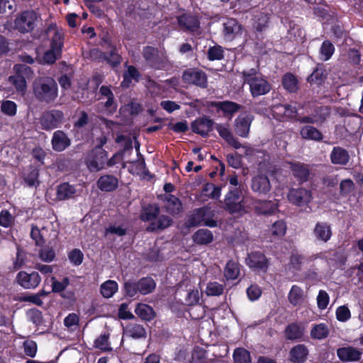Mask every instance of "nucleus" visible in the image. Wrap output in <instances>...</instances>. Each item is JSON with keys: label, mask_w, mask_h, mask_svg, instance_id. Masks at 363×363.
<instances>
[{"label": "nucleus", "mask_w": 363, "mask_h": 363, "mask_svg": "<svg viewBox=\"0 0 363 363\" xmlns=\"http://www.w3.org/2000/svg\"><path fill=\"white\" fill-rule=\"evenodd\" d=\"M69 284L68 278H64L61 281H57L55 277H52V287L54 292H61L65 290Z\"/></svg>", "instance_id": "e2e57ef3"}, {"label": "nucleus", "mask_w": 363, "mask_h": 363, "mask_svg": "<svg viewBox=\"0 0 363 363\" xmlns=\"http://www.w3.org/2000/svg\"><path fill=\"white\" fill-rule=\"evenodd\" d=\"M24 352L26 355L33 357L37 352V344L33 340H26L23 343Z\"/></svg>", "instance_id": "338daca9"}, {"label": "nucleus", "mask_w": 363, "mask_h": 363, "mask_svg": "<svg viewBox=\"0 0 363 363\" xmlns=\"http://www.w3.org/2000/svg\"><path fill=\"white\" fill-rule=\"evenodd\" d=\"M95 347L102 350V351H109L111 350L110 347V343L108 341V335L102 334L99 337H97L94 341Z\"/></svg>", "instance_id": "603ef678"}, {"label": "nucleus", "mask_w": 363, "mask_h": 363, "mask_svg": "<svg viewBox=\"0 0 363 363\" xmlns=\"http://www.w3.org/2000/svg\"><path fill=\"white\" fill-rule=\"evenodd\" d=\"M338 357L346 362L357 361L360 359L361 352L352 347L340 348L337 351Z\"/></svg>", "instance_id": "393cba45"}, {"label": "nucleus", "mask_w": 363, "mask_h": 363, "mask_svg": "<svg viewBox=\"0 0 363 363\" xmlns=\"http://www.w3.org/2000/svg\"><path fill=\"white\" fill-rule=\"evenodd\" d=\"M213 121L208 118H201L192 123V130L201 135H206L212 129Z\"/></svg>", "instance_id": "412c9836"}, {"label": "nucleus", "mask_w": 363, "mask_h": 363, "mask_svg": "<svg viewBox=\"0 0 363 363\" xmlns=\"http://www.w3.org/2000/svg\"><path fill=\"white\" fill-rule=\"evenodd\" d=\"M272 235L276 238H282L286 232V225L282 220L274 223L269 228Z\"/></svg>", "instance_id": "37998d69"}, {"label": "nucleus", "mask_w": 363, "mask_h": 363, "mask_svg": "<svg viewBox=\"0 0 363 363\" xmlns=\"http://www.w3.org/2000/svg\"><path fill=\"white\" fill-rule=\"evenodd\" d=\"M33 92L40 100L52 101L57 96V85L51 77H40L33 82Z\"/></svg>", "instance_id": "39448f33"}, {"label": "nucleus", "mask_w": 363, "mask_h": 363, "mask_svg": "<svg viewBox=\"0 0 363 363\" xmlns=\"http://www.w3.org/2000/svg\"><path fill=\"white\" fill-rule=\"evenodd\" d=\"M240 273V264L233 260H230L224 268V276L228 280H234L238 278Z\"/></svg>", "instance_id": "2f4dec72"}, {"label": "nucleus", "mask_w": 363, "mask_h": 363, "mask_svg": "<svg viewBox=\"0 0 363 363\" xmlns=\"http://www.w3.org/2000/svg\"><path fill=\"white\" fill-rule=\"evenodd\" d=\"M329 303V296L328 293L323 290H320L317 296L318 307L323 310L326 308Z\"/></svg>", "instance_id": "69168bd1"}, {"label": "nucleus", "mask_w": 363, "mask_h": 363, "mask_svg": "<svg viewBox=\"0 0 363 363\" xmlns=\"http://www.w3.org/2000/svg\"><path fill=\"white\" fill-rule=\"evenodd\" d=\"M52 144L55 150L61 152L70 145V141L62 131L58 130L53 134Z\"/></svg>", "instance_id": "cd10ccee"}, {"label": "nucleus", "mask_w": 363, "mask_h": 363, "mask_svg": "<svg viewBox=\"0 0 363 363\" xmlns=\"http://www.w3.org/2000/svg\"><path fill=\"white\" fill-rule=\"evenodd\" d=\"M38 15L33 11H28L22 13L15 20V28L21 33H28L33 30Z\"/></svg>", "instance_id": "6e6552de"}, {"label": "nucleus", "mask_w": 363, "mask_h": 363, "mask_svg": "<svg viewBox=\"0 0 363 363\" xmlns=\"http://www.w3.org/2000/svg\"><path fill=\"white\" fill-rule=\"evenodd\" d=\"M118 286L116 281L108 280L101 285V294L104 298L112 297L118 291Z\"/></svg>", "instance_id": "e433bc0d"}, {"label": "nucleus", "mask_w": 363, "mask_h": 363, "mask_svg": "<svg viewBox=\"0 0 363 363\" xmlns=\"http://www.w3.org/2000/svg\"><path fill=\"white\" fill-rule=\"evenodd\" d=\"M125 333L128 335L133 338L143 337L146 335L145 328L138 324H130L127 326Z\"/></svg>", "instance_id": "c03bdc74"}, {"label": "nucleus", "mask_w": 363, "mask_h": 363, "mask_svg": "<svg viewBox=\"0 0 363 363\" xmlns=\"http://www.w3.org/2000/svg\"><path fill=\"white\" fill-rule=\"evenodd\" d=\"M95 157H90L86 160V165L91 172H97L101 169L107 159L106 152L102 149H95Z\"/></svg>", "instance_id": "dca6fc26"}, {"label": "nucleus", "mask_w": 363, "mask_h": 363, "mask_svg": "<svg viewBox=\"0 0 363 363\" xmlns=\"http://www.w3.org/2000/svg\"><path fill=\"white\" fill-rule=\"evenodd\" d=\"M335 314L337 319L340 322H346L351 318L350 311L346 306H339Z\"/></svg>", "instance_id": "052dcab7"}, {"label": "nucleus", "mask_w": 363, "mask_h": 363, "mask_svg": "<svg viewBox=\"0 0 363 363\" xmlns=\"http://www.w3.org/2000/svg\"><path fill=\"white\" fill-rule=\"evenodd\" d=\"M244 82L250 86V91L253 97L268 94L272 86L265 77L259 74L256 69H250L242 72Z\"/></svg>", "instance_id": "7ed1b4c3"}, {"label": "nucleus", "mask_w": 363, "mask_h": 363, "mask_svg": "<svg viewBox=\"0 0 363 363\" xmlns=\"http://www.w3.org/2000/svg\"><path fill=\"white\" fill-rule=\"evenodd\" d=\"M211 216H213V211L208 206L196 209L191 218L190 224L197 225L202 223L210 228L216 227L218 223L211 218Z\"/></svg>", "instance_id": "423d86ee"}, {"label": "nucleus", "mask_w": 363, "mask_h": 363, "mask_svg": "<svg viewBox=\"0 0 363 363\" xmlns=\"http://www.w3.org/2000/svg\"><path fill=\"white\" fill-rule=\"evenodd\" d=\"M286 337L289 340H296L302 337L303 330L301 325L296 323H292L288 325L285 330Z\"/></svg>", "instance_id": "79ce46f5"}, {"label": "nucleus", "mask_w": 363, "mask_h": 363, "mask_svg": "<svg viewBox=\"0 0 363 363\" xmlns=\"http://www.w3.org/2000/svg\"><path fill=\"white\" fill-rule=\"evenodd\" d=\"M250 188L258 196H267L272 189V184L267 173L260 172L253 176L251 179Z\"/></svg>", "instance_id": "0eeeda50"}, {"label": "nucleus", "mask_w": 363, "mask_h": 363, "mask_svg": "<svg viewBox=\"0 0 363 363\" xmlns=\"http://www.w3.org/2000/svg\"><path fill=\"white\" fill-rule=\"evenodd\" d=\"M135 313L142 319L145 320H150L155 316V313L152 308L147 304L139 303L135 310Z\"/></svg>", "instance_id": "a19ab883"}, {"label": "nucleus", "mask_w": 363, "mask_h": 363, "mask_svg": "<svg viewBox=\"0 0 363 363\" xmlns=\"http://www.w3.org/2000/svg\"><path fill=\"white\" fill-rule=\"evenodd\" d=\"M213 106L216 107L218 111H222L223 115L228 117L230 119L241 108L239 104L229 101L215 102L213 103Z\"/></svg>", "instance_id": "4be33fe9"}, {"label": "nucleus", "mask_w": 363, "mask_h": 363, "mask_svg": "<svg viewBox=\"0 0 363 363\" xmlns=\"http://www.w3.org/2000/svg\"><path fill=\"white\" fill-rule=\"evenodd\" d=\"M202 193L208 198L217 199L221 194V189L219 186H216L212 183H208L203 188Z\"/></svg>", "instance_id": "09e8293b"}, {"label": "nucleus", "mask_w": 363, "mask_h": 363, "mask_svg": "<svg viewBox=\"0 0 363 363\" xmlns=\"http://www.w3.org/2000/svg\"><path fill=\"white\" fill-rule=\"evenodd\" d=\"M316 111L317 113L315 114L299 118L298 119V121L301 123H317L322 122L328 114L327 108H320Z\"/></svg>", "instance_id": "f704fd0d"}, {"label": "nucleus", "mask_w": 363, "mask_h": 363, "mask_svg": "<svg viewBox=\"0 0 363 363\" xmlns=\"http://www.w3.org/2000/svg\"><path fill=\"white\" fill-rule=\"evenodd\" d=\"M59 226L60 225L55 217L39 220L36 225L32 226L31 238L38 245H42L46 240L54 241L58 236Z\"/></svg>", "instance_id": "f257e3e1"}, {"label": "nucleus", "mask_w": 363, "mask_h": 363, "mask_svg": "<svg viewBox=\"0 0 363 363\" xmlns=\"http://www.w3.org/2000/svg\"><path fill=\"white\" fill-rule=\"evenodd\" d=\"M97 186L104 191H111L118 186V179L111 175L101 176L97 181Z\"/></svg>", "instance_id": "c756f323"}, {"label": "nucleus", "mask_w": 363, "mask_h": 363, "mask_svg": "<svg viewBox=\"0 0 363 363\" xmlns=\"http://www.w3.org/2000/svg\"><path fill=\"white\" fill-rule=\"evenodd\" d=\"M206 359L205 350L202 348L196 347L192 352L191 363H204Z\"/></svg>", "instance_id": "bf43d9fd"}, {"label": "nucleus", "mask_w": 363, "mask_h": 363, "mask_svg": "<svg viewBox=\"0 0 363 363\" xmlns=\"http://www.w3.org/2000/svg\"><path fill=\"white\" fill-rule=\"evenodd\" d=\"M156 284L155 281L150 277L143 278L137 283V289L143 295L152 292Z\"/></svg>", "instance_id": "c9c22d12"}, {"label": "nucleus", "mask_w": 363, "mask_h": 363, "mask_svg": "<svg viewBox=\"0 0 363 363\" xmlns=\"http://www.w3.org/2000/svg\"><path fill=\"white\" fill-rule=\"evenodd\" d=\"M63 119V113L60 111L45 113L41 118V125L45 130H52L57 127Z\"/></svg>", "instance_id": "ddd939ff"}, {"label": "nucleus", "mask_w": 363, "mask_h": 363, "mask_svg": "<svg viewBox=\"0 0 363 363\" xmlns=\"http://www.w3.org/2000/svg\"><path fill=\"white\" fill-rule=\"evenodd\" d=\"M213 240L211 231L207 229H200L193 235V240L198 245H208Z\"/></svg>", "instance_id": "473e14b6"}, {"label": "nucleus", "mask_w": 363, "mask_h": 363, "mask_svg": "<svg viewBox=\"0 0 363 363\" xmlns=\"http://www.w3.org/2000/svg\"><path fill=\"white\" fill-rule=\"evenodd\" d=\"M335 48L333 45L328 40L323 43L320 48V57L323 60H328L334 53Z\"/></svg>", "instance_id": "8fccbe9b"}, {"label": "nucleus", "mask_w": 363, "mask_h": 363, "mask_svg": "<svg viewBox=\"0 0 363 363\" xmlns=\"http://www.w3.org/2000/svg\"><path fill=\"white\" fill-rule=\"evenodd\" d=\"M251 207L259 214H271L277 210L278 203L277 201H261L253 199V201L251 202Z\"/></svg>", "instance_id": "2eb2a0df"}, {"label": "nucleus", "mask_w": 363, "mask_h": 363, "mask_svg": "<svg viewBox=\"0 0 363 363\" xmlns=\"http://www.w3.org/2000/svg\"><path fill=\"white\" fill-rule=\"evenodd\" d=\"M252 117L247 113L240 114L235 121V131L240 137L246 138L250 131Z\"/></svg>", "instance_id": "4468645a"}, {"label": "nucleus", "mask_w": 363, "mask_h": 363, "mask_svg": "<svg viewBox=\"0 0 363 363\" xmlns=\"http://www.w3.org/2000/svg\"><path fill=\"white\" fill-rule=\"evenodd\" d=\"M294 176L301 182L306 181L309 170L306 165L301 163H289Z\"/></svg>", "instance_id": "72a5a7b5"}, {"label": "nucleus", "mask_w": 363, "mask_h": 363, "mask_svg": "<svg viewBox=\"0 0 363 363\" xmlns=\"http://www.w3.org/2000/svg\"><path fill=\"white\" fill-rule=\"evenodd\" d=\"M329 328L325 323L314 325L311 330V336L313 339L322 340L328 337Z\"/></svg>", "instance_id": "4c0bfd02"}, {"label": "nucleus", "mask_w": 363, "mask_h": 363, "mask_svg": "<svg viewBox=\"0 0 363 363\" xmlns=\"http://www.w3.org/2000/svg\"><path fill=\"white\" fill-rule=\"evenodd\" d=\"M216 129L219 135L225 140L228 145L233 147L235 149H239L241 147V144L237 138L233 136L228 125L217 124L216 125Z\"/></svg>", "instance_id": "a211bd4d"}, {"label": "nucleus", "mask_w": 363, "mask_h": 363, "mask_svg": "<svg viewBox=\"0 0 363 363\" xmlns=\"http://www.w3.org/2000/svg\"><path fill=\"white\" fill-rule=\"evenodd\" d=\"M246 263L255 271L266 272L269 262L265 255L259 252L250 253L246 259Z\"/></svg>", "instance_id": "9d476101"}, {"label": "nucleus", "mask_w": 363, "mask_h": 363, "mask_svg": "<svg viewBox=\"0 0 363 363\" xmlns=\"http://www.w3.org/2000/svg\"><path fill=\"white\" fill-rule=\"evenodd\" d=\"M83 258V253L79 249H74L68 254V259L69 262L75 266L81 264L82 263Z\"/></svg>", "instance_id": "4d7b16f0"}, {"label": "nucleus", "mask_w": 363, "mask_h": 363, "mask_svg": "<svg viewBox=\"0 0 363 363\" xmlns=\"http://www.w3.org/2000/svg\"><path fill=\"white\" fill-rule=\"evenodd\" d=\"M308 350L303 345H298L290 351L291 360L294 363H301L306 360Z\"/></svg>", "instance_id": "7c9ffc66"}, {"label": "nucleus", "mask_w": 363, "mask_h": 363, "mask_svg": "<svg viewBox=\"0 0 363 363\" xmlns=\"http://www.w3.org/2000/svg\"><path fill=\"white\" fill-rule=\"evenodd\" d=\"M41 278L38 272H33L28 274L24 271L18 273L16 276L17 283L24 289L36 288L40 283Z\"/></svg>", "instance_id": "9b49d317"}, {"label": "nucleus", "mask_w": 363, "mask_h": 363, "mask_svg": "<svg viewBox=\"0 0 363 363\" xmlns=\"http://www.w3.org/2000/svg\"><path fill=\"white\" fill-rule=\"evenodd\" d=\"M282 84L285 89L291 93L296 92L298 89V80L296 77L291 73H287L283 76Z\"/></svg>", "instance_id": "58836bf2"}, {"label": "nucleus", "mask_w": 363, "mask_h": 363, "mask_svg": "<svg viewBox=\"0 0 363 363\" xmlns=\"http://www.w3.org/2000/svg\"><path fill=\"white\" fill-rule=\"evenodd\" d=\"M332 230L329 224L324 222H318L313 229V235L318 241L326 242L332 236Z\"/></svg>", "instance_id": "aec40b11"}, {"label": "nucleus", "mask_w": 363, "mask_h": 363, "mask_svg": "<svg viewBox=\"0 0 363 363\" xmlns=\"http://www.w3.org/2000/svg\"><path fill=\"white\" fill-rule=\"evenodd\" d=\"M143 56L147 62L155 69H160L161 60L158 56V52L157 50L152 47H146L143 50Z\"/></svg>", "instance_id": "c85d7f7f"}, {"label": "nucleus", "mask_w": 363, "mask_h": 363, "mask_svg": "<svg viewBox=\"0 0 363 363\" xmlns=\"http://www.w3.org/2000/svg\"><path fill=\"white\" fill-rule=\"evenodd\" d=\"M183 78L186 82L201 87H206L207 84L206 75L201 71L194 69L187 70L184 73Z\"/></svg>", "instance_id": "f3484780"}, {"label": "nucleus", "mask_w": 363, "mask_h": 363, "mask_svg": "<svg viewBox=\"0 0 363 363\" xmlns=\"http://www.w3.org/2000/svg\"><path fill=\"white\" fill-rule=\"evenodd\" d=\"M159 213V208L157 206L149 205L144 207L140 214L141 220L149 221L153 220Z\"/></svg>", "instance_id": "49530a36"}, {"label": "nucleus", "mask_w": 363, "mask_h": 363, "mask_svg": "<svg viewBox=\"0 0 363 363\" xmlns=\"http://www.w3.org/2000/svg\"><path fill=\"white\" fill-rule=\"evenodd\" d=\"M178 23L180 27L191 32H197L199 28L198 19L191 15H182L178 18Z\"/></svg>", "instance_id": "5701e85b"}, {"label": "nucleus", "mask_w": 363, "mask_h": 363, "mask_svg": "<svg viewBox=\"0 0 363 363\" xmlns=\"http://www.w3.org/2000/svg\"><path fill=\"white\" fill-rule=\"evenodd\" d=\"M138 77L139 73L138 70L134 67L129 66L127 72L124 73L123 81L121 83V86L128 87L132 80L138 81Z\"/></svg>", "instance_id": "a18cd8bd"}, {"label": "nucleus", "mask_w": 363, "mask_h": 363, "mask_svg": "<svg viewBox=\"0 0 363 363\" xmlns=\"http://www.w3.org/2000/svg\"><path fill=\"white\" fill-rule=\"evenodd\" d=\"M300 134L304 139L320 140L322 134L315 128L311 125H306L301 130Z\"/></svg>", "instance_id": "ea45409f"}, {"label": "nucleus", "mask_w": 363, "mask_h": 363, "mask_svg": "<svg viewBox=\"0 0 363 363\" xmlns=\"http://www.w3.org/2000/svg\"><path fill=\"white\" fill-rule=\"evenodd\" d=\"M79 321V316L76 313H70L65 318L64 324L67 328L73 330L78 326Z\"/></svg>", "instance_id": "0e129e2a"}, {"label": "nucleus", "mask_w": 363, "mask_h": 363, "mask_svg": "<svg viewBox=\"0 0 363 363\" xmlns=\"http://www.w3.org/2000/svg\"><path fill=\"white\" fill-rule=\"evenodd\" d=\"M223 291V285L218 282H210L207 284L205 293L207 296H220Z\"/></svg>", "instance_id": "5fc2aeb1"}, {"label": "nucleus", "mask_w": 363, "mask_h": 363, "mask_svg": "<svg viewBox=\"0 0 363 363\" xmlns=\"http://www.w3.org/2000/svg\"><path fill=\"white\" fill-rule=\"evenodd\" d=\"M242 33V28L240 24L233 18L228 19L223 23V37L226 41H232L240 38Z\"/></svg>", "instance_id": "f8f14e48"}, {"label": "nucleus", "mask_w": 363, "mask_h": 363, "mask_svg": "<svg viewBox=\"0 0 363 363\" xmlns=\"http://www.w3.org/2000/svg\"><path fill=\"white\" fill-rule=\"evenodd\" d=\"M289 201L300 207L308 206L313 199L311 191L303 188L291 189L288 194Z\"/></svg>", "instance_id": "1a4fd4ad"}, {"label": "nucleus", "mask_w": 363, "mask_h": 363, "mask_svg": "<svg viewBox=\"0 0 363 363\" xmlns=\"http://www.w3.org/2000/svg\"><path fill=\"white\" fill-rule=\"evenodd\" d=\"M1 111L6 115L13 116L17 111V106L12 101H4L1 104Z\"/></svg>", "instance_id": "864d4df0"}, {"label": "nucleus", "mask_w": 363, "mask_h": 363, "mask_svg": "<svg viewBox=\"0 0 363 363\" xmlns=\"http://www.w3.org/2000/svg\"><path fill=\"white\" fill-rule=\"evenodd\" d=\"M13 222L14 217L7 210L0 212V225L8 228L11 226Z\"/></svg>", "instance_id": "680f3d73"}, {"label": "nucleus", "mask_w": 363, "mask_h": 363, "mask_svg": "<svg viewBox=\"0 0 363 363\" xmlns=\"http://www.w3.org/2000/svg\"><path fill=\"white\" fill-rule=\"evenodd\" d=\"M164 207L167 211L172 213L175 214L180 212L182 210V203L176 196L166 194L162 196Z\"/></svg>", "instance_id": "bb28decb"}, {"label": "nucleus", "mask_w": 363, "mask_h": 363, "mask_svg": "<svg viewBox=\"0 0 363 363\" xmlns=\"http://www.w3.org/2000/svg\"><path fill=\"white\" fill-rule=\"evenodd\" d=\"M235 363H250V353L244 348H237L233 352Z\"/></svg>", "instance_id": "de8ad7c7"}, {"label": "nucleus", "mask_w": 363, "mask_h": 363, "mask_svg": "<svg viewBox=\"0 0 363 363\" xmlns=\"http://www.w3.org/2000/svg\"><path fill=\"white\" fill-rule=\"evenodd\" d=\"M39 257L43 262H50L55 257V250L52 247H45L40 250Z\"/></svg>", "instance_id": "13d9d810"}, {"label": "nucleus", "mask_w": 363, "mask_h": 363, "mask_svg": "<svg viewBox=\"0 0 363 363\" xmlns=\"http://www.w3.org/2000/svg\"><path fill=\"white\" fill-rule=\"evenodd\" d=\"M252 196L242 197V190L240 188H232L225 195L224 200L225 209L231 214H245L252 209Z\"/></svg>", "instance_id": "f03ea898"}, {"label": "nucleus", "mask_w": 363, "mask_h": 363, "mask_svg": "<svg viewBox=\"0 0 363 363\" xmlns=\"http://www.w3.org/2000/svg\"><path fill=\"white\" fill-rule=\"evenodd\" d=\"M208 55L211 60H220L223 57V50L220 46H214L208 49Z\"/></svg>", "instance_id": "774afa93"}, {"label": "nucleus", "mask_w": 363, "mask_h": 363, "mask_svg": "<svg viewBox=\"0 0 363 363\" xmlns=\"http://www.w3.org/2000/svg\"><path fill=\"white\" fill-rule=\"evenodd\" d=\"M288 301L294 306H301L306 301V294L300 286L293 285L288 294Z\"/></svg>", "instance_id": "6ab92c4d"}, {"label": "nucleus", "mask_w": 363, "mask_h": 363, "mask_svg": "<svg viewBox=\"0 0 363 363\" xmlns=\"http://www.w3.org/2000/svg\"><path fill=\"white\" fill-rule=\"evenodd\" d=\"M172 220L168 216H162L160 217L157 223H152L148 228L151 230L157 229H164L171 225Z\"/></svg>", "instance_id": "6e6d98bb"}, {"label": "nucleus", "mask_w": 363, "mask_h": 363, "mask_svg": "<svg viewBox=\"0 0 363 363\" xmlns=\"http://www.w3.org/2000/svg\"><path fill=\"white\" fill-rule=\"evenodd\" d=\"M330 160L334 164L345 165L349 162L350 155L345 149L335 147L330 153Z\"/></svg>", "instance_id": "a878e982"}, {"label": "nucleus", "mask_w": 363, "mask_h": 363, "mask_svg": "<svg viewBox=\"0 0 363 363\" xmlns=\"http://www.w3.org/2000/svg\"><path fill=\"white\" fill-rule=\"evenodd\" d=\"M46 35L50 40V48L45 52L42 61L44 63L52 64L61 55L62 33L55 25H50L46 30Z\"/></svg>", "instance_id": "20e7f679"}, {"label": "nucleus", "mask_w": 363, "mask_h": 363, "mask_svg": "<svg viewBox=\"0 0 363 363\" xmlns=\"http://www.w3.org/2000/svg\"><path fill=\"white\" fill-rule=\"evenodd\" d=\"M9 82L13 84L18 91L23 92L26 89V82L22 75L17 74L9 78Z\"/></svg>", "instance_id": "3c124183"}, {"label": "nucleus", "mask_w": 363, "mask_h": 363, "mask_svg": "<svg viewBox=\"0 0 363 363\" xmlns=\"http://www.w3.org/2000/svg\"><path fill=\"white\" fill-rule=\"evenodd\" d=\"M79 194V190L68 183H63L57 189V197L60 201L71 199Z\"/></svg>", "instance_id": "b1692460"}]
</instances>
